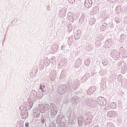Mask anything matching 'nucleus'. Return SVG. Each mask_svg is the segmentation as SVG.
Masks as SVG:
<instances>
[{"label":"nucleus","instance_id":"obj_3","mask_svg":"<svg viewBox=\"0 0 127 127\" xmlns=\"http://www.w3.org/2000/svg\"><path fill=\"white\" fill-rule=\"evenodd\" d=\"M69 2H70V4L73 3L74 2L75 0H68Z\"/></svg>","mask_w":127,"mask_h":127},{"label":"nucleus","instance_id":"obj_5","mask_svg":"<svg viewBox=\"0 0 127 127\" xmlns=\"http://www.w3.org/2000/svg\"><path fill=\"white\" fill-rule=\"evenodd\" d=\"M116 105L115 103L114 102L111 103V106H113V105Z\"/></svg>","mask_w":127,"mask_h":127},{"label":"nucleus","instance_id":"obj_6","mask_svg":"<svg viewBox=\"0 0 127 127\" xmlns=\"http://www.w3.org/2000/svg\"><path fill=\"white\" fill-rule=\"evenodd\" d=\"M104 28V26H102V27H101V29H102V28Z\"/></svg>","mask_w":127,"mask_h":127},{"label":"nucleus","instance_id":"obj_4","mask_svg":"<svg viewBox=\"0 0 127 127\" xmlns=\"http://www.w3.org/2000/svg\"><path fill=\"white\" fill-rule=\"evenodd\" d=\"M29 123H26V124H25V126L26 127H29Z\"/></svg>","mask_w":127,"mask_h":127},{"label":"nucleus","instance_id":"obj_2","mask_svg":"<svg viewBox=\"0 0 127 127\" xmlns=\"http://www.w3.org/2000/svg\"><path fill=\"white\" fill-rule=\"evenodd\" d=\"M108 114H109V115L110 117L114 116V113H113V112H112V111H110V112H109Z\"/></svg>","mask_w":127,"mask_h":127},{"label":"nucleus","instance_id":"obj_7","mask_svg":"<svg viewBox=\"0 0 127 127\" xmlns=\"http://www.w3.org/2000/svg\"><path fill=\"white\" fill-rule=\"evenodd\" d=\"M94 21V19H91V20H90V21Z\"/></svg>","mask_w":127,"mask_h":127},{"label":"nucleus","instance_id":"obj_1","mask_svg":"<svg viewBox=\"0 0 127 127\" xmlns=\"http://www.w3.org/2000/svg\"><path fill=\"white\" fill-rule=\"evenodd\" d=\"M92 5V0H86L85 1L84 5L87 8L90 7Z\"/></svg>","mask_w":127,"mask_h":127}]
</instances>
